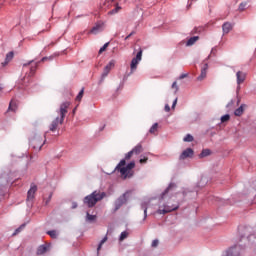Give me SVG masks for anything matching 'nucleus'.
I'll list each match as a JSON object with an SVG mask.
<instances>
[{"instance_id": "f257e3e1", "label": "nucleus", "mask_w": 256, "mask_h": 256, "mask_svg": "<svg viewBox=\"0 0 256 256\" xmlns=\"http://www.w3.org/2000/svg\"><path fill=\"white\" fill-rule=\"evenodd\" d=\"M71 107V102L66 101L60 104L59 109L57 110L58 116L52 120V122L49 125V131L52 133H55L59 129L60 125H63L65 121V117L67 113L69 112L68 109Z\"/></svg>"}, {"instance_id": "f03ea898", "label": "nucleus", "mask_w": 256, "mask_h": 256, "mask_svg": "<svg viewBox=\"0 0 256 256\" xmlns=\"http://www.w3.org/2000/svg\"><path fill=\"white\" fill-rule=\"evenodd\" d=\"M125 165H127L125 167ZM133 169H135V161L127 164L125 160H121L116 166L115 171H119L122 179H131L133 177Z\"/></svg>"}, {"instance_id": "7ed1b4c3", "label": "nucleus", "mask_w": 256, "mask_h": 256, "mask_svg": "<svg viewBox=\"0 0 256 256\" xmlns=\"http://www.w3.org/2000/svg\"><path fill=\"white\" fill-rule=\"evenodd\" d=\"M107 197V194L105 192L97 191L95 190L90 195L86 196L83 200L84 205L86 207H95L99 201H103Z\"/></svg>"}, {"instance_id": "20e7f679", "label": "nucleus", "mask_w": 256, "mask_h": 256, "mask_svg": "<svg viewBox=\"0 0 256 256\" xmlns=\"http://www.w3.org/2000/svg\"><path fill=\"white\" fill-rule=\"evenodd\" d=\"M29 66H30V72L28 74L26 73L25 77H23L20 82L23 87H27V85L31 83V77L35 75V71H37V67H39V62H35V60H30L29 62L24 63L22 65V68L25 69L26 67H29Z\"/></svg>"}, {"instance_id": "39448f33", "label": "nucleus", "mask_w": 256, "mask_h": 256, "mask_svg": "<svg viewBox=\"0 0 256 256\" xmlns=\"http://www.w3.org/2000/svg\"><path fill=\"white\" fill-rule=\"evenodd\" d=\"M141 59H143V50L142 49H140L139 52L136 54V57H134L131 60L130 75H133V73H135V71H137V65H139V63H141Z\"/></svg>"}, {"instance_id": "423d86ee", "label": "nucleus", "mask_w": 256, "mask_h": 256, "mask_svg": "<svg viewBox=\"0 0 256 256\" xmlns=\"http://www.w3.org/2000/svg\"><path fill=\"white\" fill-rule=\"evenodd\" d=\"M44 143L45 142H43V138H41V136H34L30 141V145L36 151H41V147H43Z\"/></svg>"}, {"instance_id": "0eeeda50", "label": "nucleus", "mask_w": 256, "mask_h": 256, "mask_svg": "<svg viewBox=\"0 0 256 256\" xmlns=\"http://www.w3.org/2000/svg\"><path fill=\"white\" fill-rule=\"evenodd\" d=\"M113 67H115V60H111L104 67L103 73H102L100 81H99V85H101V83H103V81H105V77H107V75H109V73L111 72V69H113Z\"/></svg>"}, {"instance_id": "6e6552de", "label": "nucleus", "mask_w": 256, "mask_h": 256, "mask_svg": "<svg viewBox=\"0 0 256 256\" xmlns=\"http://www.w3.org/2000/svg\"><path fill=\"white\" fill-rule=\"evenodd\" d=\"M125 203H127V193H124L115 201L114 211H119V209H121V207H123V205H125Z\"/></svg>"}, {"instance_id": "1a4fd4ad", "label": "nucleus", "mask_w": 256, "mask_h": 256, "mask_svg": "<svg viewBox=\"0 0 256 256\" xmlns=\"http://www.w3.org/2000/svg\"><path fill=\"white\" fill-rule=\"evenodd\" d=\"M236 77H237V89H236V93L237 95H239V91L241 90V83H243L247 77V75L244 72L238 71L236 73Z\"/></svg>"}, {"instance_id": "9d476101", "label": "nucleus", "mask_w": 256, "mask_h": 256, "mask_svg": "<svg viewBox=\"0 0 256 256\" xmlns=\"http://www.w3.org/2000/svg\"><path fill=\"white\" fill-rule=\"evenodd\" d=\"M105 29V23L104 22H97L93 28L90 30V33L92 35H97L98 33H102Z\"/></svg>"}, {"instance_id": "9b49d317", "label": "nucleus", "mask_w": 256, "mask_h": 256, "mask_svg": "<svg viewBox=\"0 0 256 256\" xmlns=\"http://www.w3.org/2000/svg\"><path fill=\"white\" fill-rule=\"evenodd\" d=\"M177 209H179V205L176 206H169V205H164L163 209H159L158 213L160 215H166V213H171V211H177Z\"/></svg>"}, {"instance_id": "f8f14e48", "label": "nucleus", "mask_w": 256, "mask_h": 256, "mask_svg": "<svg viewBox=\"0 0 256 256\" xmlns=\"http://www.w3.org/2000/svg\"><path fill=\"white\" fill-rule=\"evenodd\" d=\"M177 188V184L175 183H171L166 190L161 194L160 199L161 201H165V199H167L168 195H169V191H173V189Z\"/></svg>"}, {"instance_id": "ddd939ff", "label": "nucleus", "mask_w": 256, "mask_h": 256, "mask_svg": "<svg viewBox=\"0 0 256 256\" xmlns=\"http://www.w3.org/2000/svg\"><path fill=\"white\" fill-rule=\"evenodd\" d=\"M193 153H194V152H193V149L187 148L186 150H184V151L181 153L179 159H180L181 161H183V160H185V159H189V158L193 157Z\"/></svg>"}, {"instance_id": "4468645a", "label": "nucleus", "mask_w": 256, "mask_h": 256, "mask_svg": "<svg viewBox=\"0 0 256 256\" xmlns=\"http://www.w3.org/2000/svg\"><path fill=\"white\" fill-rule=\"evenodd\" d=\"M245 109H247V104H241L240 107H238L234 111L235 117H241V115H243V113H245Z\"/></svg>"}, {"instance_id": "2eb2a0df", "label": "nucleus", "mask_w": 256, "mask_h": 256, "mask_svg": "<svg viewBox=\"0 0 256 256\" xmlns=\"http://www.w3.org/2000/svg\"><path fill=\"white\" fill-rule=\"evenodd\" d=\"M35 193H37V186L33 185V186H31V188L28 191L27 199L28 200L34 199Z\"/></svg>"}, {"instance_id": "dca6fc26", "label": "nucleus", "mask_w": 256, "mask_h": 256, "mask_svg": "<svg viewBox=\"0 0 256 256\" xmlns=\"http://www.w3.org/2000/svg\"><path fill=\"white\" fill-rule=\"evenodd\" d=\"M131 151L134 155H140V153H143V145L138 144Z\"/></svg>"}, {"instance_id": "f3484780", "label": "nucleus", "mask_w": 256, "mask_h": 256, "mask_svg": "<svg viewBox=\"0 0 256 256\" xmlns=\"http://www.w3.org/2000/svg\"><path fill=\"white\" fill-rule=\"evenodd\" d=\"M231 29H233V26L229 22L224 23L222 26L223 33H225V34L229 33V31H231Z\"/></svg>"}, {"instance_id": "a211bd4d", "label": "nucleus", "mask_w": 256, "mask_h": 256, "mask_svg": "<svg viewBox=\"0 0 256 256\" xmlns=\"http://www.w3.org/2000/svg\"><path fill=\"white\" fill-rule=\"evenodd\" d=\"M197 41H199V36L191 37V38L187 41L186 45H187V47H191V45H195V43H197Z\"/></svg>"}, {"instance_id": "6ab92c4d", "label": "nucleus", "mask_w": 256, "mask_h": 256, "mask_svg": "<svg viewBox=\"0 0 256 256\" xmlns=\"http://www.w3.org/2000/svg\"><path fill=\"white\" fill-rule=\"evenodd\" d=\"M86 221L88 223H93L94 221H97V215H91L89 212L86 213Z\"/></svg>"}, {"instance_id": "aec40b11", "label": "nucleus", "mask_w": 256, "mask_h": 256, "mask_svg": "<svg viewBox=\"0 0 256 256\" xmlns=\"http://www.w3.org/2000/svg\"><path fill=\"white\" fill-rule=\"evenodd\" d=\"M158 129H159V123H154L152 125V127L150 128L149 133H151L152 135H155V133H157Z\"/></svg>"}, {"instance_id": "412c9836", "label": "nucleus", "mask_w": 256, "mask_h": 256, "mask_svg": "<svg viewBox=\"0 0 256 256\" xmlns=\"http://www.w3.org/2000/svg\"><path fill=\"white\" fill-rule=\"evenodd\" d=\"M211 155V150L209 149H204L202 152L199 154L200 159H203V157H209Z\"/></svg>"}, {"instance_id": "4be33fe9", "label": "nucleus", "mask_w": 256, "mask_h": 256, "mask_svg": "<svg viewBox=\"0 0 256 256\" xmlns=\"http://www.w3.org/2000/svg\"><path fill=\"white\" fill-rule=\"evenodd\" d=\"M43 253H47V246L45 245H41L37 250V255H43Z\"/></svg>"}, {"instance_id": "5701e85b", "label": "nucleus", "mask_w": 256, "mask_h": 256, "mask_svg": "<svg viewBox=\"0 0 256 256\" xmlns=\"http://www.w3.org/2000/svg\"><path fill=\"white\" fill-rule=\"evenodd\" d=\"M8 111H13L15 113L17 111V103L14 101H11L9 104Z\"/></svg>"}, {"instance_id": "b1692460", "label": "nucleus", "mask_w": 256, "mask_h": 256, "mask_svg": "<svg viewBox=\"0 0 256 256\" xmlns=\"http://www.w3.org/2000/svg\"><path fill=\"white\" fill-rule=\"evenodd\" d=\"M207 77V71L205 69L201 70V74L197 77V81H203Z\"/></svg>"}, {"instance_id": "393cba45", "label": "nucleus", "mask_w": 256, "mask_h": 256, "mask_svg": "<svg viewBox=\"0 0 256 256\" xmlns=\"http://www.w3.org/2000/svg\"><path fill=\"white\" fill-rule=\"evenodd\" d=\"M119 11H121V6H116V8L108 12V15H116Z\"/></svg>"}, {"instance_id": "a878e982", "label": "nucleus", "mask_w": 256, "mask_h": 256, "mask_svg": "<svg viewBox=\"0 0 256 256\" xmlns=\"http://www.w3.org/2000/svg\"><path fill=\"white\" fill-rule=\"evenodd\" d=\"M84 93H85V88H82L81 91L76 96V101H81V99H83Z\"/></svg>"}, {"instance_id": "bb28decb", "label": "nucleus", "mask_w": 256, "mask_h": 256, "mask_svg": "<svg viewBox=\"0 0 256 256\" xmlns=\"http://www.w3.org/2000/svg\"><path fill=\"white\" fill-rule=\"evenodd\" d=\"M105 243H107V236H105L101 242L98 245L97 251H101V248L103 247V245H105Z\"/></svg>"}, {"instance_id": "cd10ccee", "label": "nucleus", "mask_w": 256, "mask_h": 256, "mask_svg": "<svg viewBox=\"0 0 256 256\" xmlns=\"http://www.w3.org/2000/svg\"><path fill=\"white\" fill-rule=\"evenodd\" d=\"M245 9H247V2L240 3V5L238 7V11H240V13H242V11H244Z\"/></svg>"}, {"instance_id": "c85d7f7f", "label": "nucleus", "mask_w": 256, "mask_h": 256, "mask_svg": "<svg viewBox=\"0 0 256 256\" xmlns=\"http://www.w3.org/2000/svg\"><path fill=\"white\" fill-rule=\"evenodd\" d=\"M127 237H129V233L124 231L121 233L119 241H125V239H127Z\"/></svg>"}, {"instance_id": "c756f323", "label": "nucleus", "mask_w": 256, "mask_h": 256, "mask_svg": "<svg viewBox=\"0 0 256 256\" xmlns=\"http://www.w3.org/2000/svg\"><path fill=\"white\" fill-rule=\"evenodd\" d=\"M183 141L185 143H191L193 141V136L191 134H187Z\"/></svg>"}, {"instance_id": "7c9ffc66", "label": "nucleus", "mask_w": 256, "mask_h": 256, "mask_svg": "<svg viewBox=\"0 0 256 256\" xmlns=\"http://www.w3.org/2000/svg\"><path fill=\"white\" fill-rule=\"evenodd\" d=\"M23 229H25V224H22L19 228H17L15 230V232L13 233V236L19 235V233H21V231H23Z\"/></svg>"}, {"instance_id": "2f4dec72", "label": "nucleus", "mask_w": 256, "mask_h": 256, "mask_svg": "<svg viewBox=\"0 0 256 256\" xmlns=\"http://www.w3.org/2000/svg\"><path fill=\"white\" fill-rule=\"evenodd\" d=\"M141 208L144 210V219H143V221H145V219H147V204L142 203Z\"/></svg>"}, {"instance_id": "473e14b6", "label": "nucleus", "mask_w": 256, "mask_h": 256, "mask_svg": "<svg viewBox=\"0 0 256 256\" xmlns=\"http://www.w3.org/2000/svg\"><path fill=\"white\" fill-rule=\"evenodd\" d=\"M229 119H231V116L229 114H226L221 117V123H227V121H229Z\"/></svg>"}, {"instance_id": "72a5a7b5", "label": "nucleus", "mask_w": 256, "mask_h": 256, "mask_svg": "<svg viewBox=\"0 0 256 256\" xmlns=\"http://www.w3.org/2000/svg\"><path fill=\"white\" fill-rule=\"evenodd\" d=\"M47 234L50 235L52 239H57V231L51 230L48 231Z\"/></svg>"}, {"instance_id": "f704fd0d", "label": "nucleus", "mask_w": 256, "mask_h": 256, "mask_svg": "<svg viewBox=\"0 0 256 256\" xmlns=\"http://www.w3.org/2000/svg\"><path fill=\"white\" fill-rule=\"evenodd\" d=\"M107 47H109V42L105 43V44L103 45V47L100 48L99 54L101 55V53H103L104 51H106V50H107Z\"/></svg>"}, {"instance_id": "c9c22d12", "label": "nucleus", "mask_w": 256, "mask_h": 256, "mask_svg": "<svg viewBox=\"0 0 256 256\" xmlns=\"http://www.w3.org/2000/svg\"><path fill=\"white\" fill-rule=\"evenodd\" d=\"M133 152H132V150L130 151V152H128L126 155H125V158H124V160L125 161H129V159H131V157H133Z\"/></svg>"}, {"instance_id": "e433bc0d", "label": "nucleus", "mask_w": 256, "mask_h": 256, "mask_svg": "<svg viewBox=\"0 0 256 256\" xmlns=\"http://www.w3.org/2000/svg\"><path fill=\"white\" fill-rule=\"evenodd\" d=\"M235 105V101L234 100H231L227 105H226V108L227 109H233Z\"/></svg>"}, {"instance_id": "4c0bfd02", "label": "nucleus", "mask_w": 256, "mask_h": 256, "mask_svg": "<svg viewBox=\"0 0 256 256\" xmlns=\"http://www.w3.org/2000/svg\"><path fill=\"white\" fill-rule=\"evenodd\" d=\"M11 59H13V52H9L7 55H6V61H11Z\"/></svg>"}, {"instance_id": "58836bf2", "label": "nucleus", "mask_w": 256, "mask_h": 256, "mask_svg": "<svg viewBox=\"0 0 256 256\" xmlns=\"http://www.w3.org/2000/svg\"><path fill=\"white\" fill-rule=\"evenodd\" d=\"M53 60V57H43L42 59H41V63H45V61H52Z\"/></svg>"}, {"instance_id": "ea45409f", "label": "nucleus", "mask_w": 256, "mask_h": 256, "mask_svg": "<svg viewBox=\"0 0 256 256\" xmlns=\"http://www.w3.org/2000/svg\"><path fill=\"white\" fill-rule=\"evenodd\" d=\"M172 89H175L174 93H177V91H179V86H177V82H173Z\"/></svg>"}, {"instance_id": "a19ab883", "label": "nucleus", "mask_w": 256, "mask_h": 256, "mask_svg": "<svg viewBox=\"0 0 256 256\" xmlns=\"http://www.w3.org/2000/svg\"><path fill=\"white\" fill-rule=\"evenodd\" d=\"M201 31H203V27L194 28V33H201Z\"/></svg>"}, {"instance_id": "79ce46f5", "label": "nucleus", "mask_w": 256, "mask_h": 256, "mask_svg": "<svg viewBox=\"0 0 256 256\" xmlns=\"http://www.w3.org/2000/svg\"><path fill=\"white\" fill-rule=\"evenodd\" d=\"M159 246V241L156 239V240H153L152 241V247H158Z\"/></svg>"}, {"instance_id": "37998d69", "label": "nucleus", "mask_w": 256, "mask_h": 256, "mask_svg": "<svg viewBox=\"0 0 256 256\" xmlns=\"http://www.w3.org/2000/svg\"><path fill=\"white\" fill-rule=\"evenodd\" d=\"M164 110L166 111V113H169V111H171V107L169 106V104L165 105Z\"/></svg>"}, {"instance_id": "c03bdc74", "label": "nucleus", "mask_w": 256, "mask_h": 256, "mask_svg": "<svg viewBox=\"0 0 256 256\" xmlns=\"http://www.w3.org/2000/svg\"><path fill=\"white\" fill-rule=\"evenodd\" d=\"M147 161H149V158H147V157H144L143 159H140L141 164L147 163Z\"/></svg>"}, {"instance_id": "a18cd8bd", "label": "nucleus", "mask_w": 256, "mask_h": 256, "mask_svg": "<svg viewBox=\"0 0 256 256\" xmlns=\"http://www.w3.org/2000/svg\"><path fill=\"white\" fill-rule=\"evenodd\" d=\"M186 77H189V74H182L180 75L179 79H185Z\"/></svg>"}, {"instance_id": "49530a36", "label": "nucleus", "mask_w": 256, "mask_h": 256, "mask_svg": "<svg viewBox=\"0 0 256 256\" xmlns=\"http://www.w3.org/2000/svg\"><path fill=\"white\" fill-rule=\"evenodd\" d=\"M132 35H135V32H131L128 36L125 37V41H127V39H129L130 37H132Z\"/></svg>"}, {"instance_id": "de8ad7c7", "label": "nucleus", "mask_w": 256, "mask_h": 256, "mask_svg": "<svg viewBox=\"0 0 256 256\" xmlns=\"http://www.w3.org/2000/svg\"><path fill=\"white\" fill-rule=\"evenodd\" d=\"M217 53V48H212L210 55H215Z\"/></svg>"}, {"instance_id": "09e8293b", "label": "nucleus", "mask_w": 256, "mask_h": 256, "mask_svg": "<svg viewBox=\"0 0 256 256\" xmlns=\"http://www.w3.org/2000/svg\"><path fill=\"white\" fill-rule=\"evenodd\" d=\"M175 107H177V98L174 100L172 104V109H175Z\"/></svg>"}, {"instance_id": "8fccbe9b", "label": "nucleus", "mask_w": 256, "mask_h": 256, "mask_svg": "<svg viewBox=\"0 0 256 256\" xmlns=\"http://www.w3.org/2000/svg\"><path fill=\"white\" fill-rule=\"evenodd\" d=\"M202 69H204L207 72V69H209V65L205 63Z\"/></svg>"}, {"instance_id": "3c124183", "label": "nucleus", "mask_w": 256, "mask_h": 256, "mask_svg": "<svg viewBox=\"0 0 256 256\" xmlns=\"http://www.w3.org/2000/svg\"><path fill=\"white\" fill-rule=\"evenodd\" d=\"M8 64H9V61L5 60L4 62H2V67H5Z\"/></svg>"}, {"instance_id": "603ef678", "label": "nucleus", "mask_w": 256, "mask_h": 256, "mask_svg": "<svg viewBox=\"0 0 256 256\" xmlns=\"http://www.w3.org/2000/svg\"><path fill=\"white\" fill-rule=\"evenodd\" d=\"M72 209H77V203L76 202L72 203Z\"/></svg>"}, {"instance_id": "864d4df0", "label": "nucleus", "mask_w": 256, "mask_h": 256, "mask_svg": "<svg viewBox=\"0 0 256 256\" xmlns=\"http://www.w3.org/2000/svg\"><path fill=\"white\" fill-rule=\"evenodd\" d=\"M3 95V87L0 86V97Z\"/></svg>"}, {"instance_id": "5fc2aeb1", "label": "nucleus", "mask_w": 256, "mask_h": 256, "mask_svg": "<svg viewBox=\"0 0 256 256\" xmlns=\"http://www.w3.org/2000/svg\"><path fill=\"white\" fill-rule=\"evenodd\" d=\"M183 196H184V197H187V191H186V190L183 191Z\"/></svg>"}, {"instance_id": "6e6d98bb", "label": "nucleus", "mask_w": 256, "mask_h": 256, "mask_svg": "<svg viewBox=\"0 0 256 256\" xmlns=\"http://www.w3.org/2000/svg\"><path fill=\"white\" fill-rule=\"evenodd\" d=\"M240 103H241V98H238L237 105H239Z\"/></svg>"}, {"instance_id": "4d7b16f0", "label": "nucleus", "mask_w": 256, "mask_h": 256, "mask_svg": "<svg viewBox=\"0 0 256 256\" xmlns=\"http://www.w3.org/2000/svg\"><path fill=\"white\" fill-rule=\"evenodd\" d=\"M75 111H77V108H74V110H73V115H75Z\"/></svg>"}, {"instance_id": "13d9d810", "label": "nucleus", "mask_w": 256, "mask_h": 256, "mask_svg": "<svg viewBox=\"0 0 256 256\" xmlns=\"http://www.w3.org/2000/svg\"><path fill=\"white\" fill-rule=\"evenodd\" d=\"M49 203V200L48 201H46V205Z\"/></svg>"}, {"instance_id": "bf43d9fd", "label": "nucleus", "mask_w": 256, "mask_h": 256, "mask_svg": "<svg viewBox=\"0 0 256 256\" xmlns=\"http://www.w3.org/2000/svg\"><path fill=\"white\" fill-rule=\"evenodd\" d=\"M112 2L115 1V0H111Z\"/></svg>"}]
</instances>
